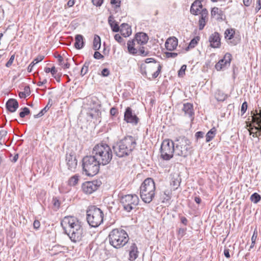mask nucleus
Here are the masks:
<instances>
[{"instance_id": "40", "label": "nucleus", "mask_w": 261, "mask_h": 261, "mask_svg": "<svg viewBox=\"0 0 261 261\" xmlns=\"http://www.w3.org/2000/svg\"><path fill=\"white\" fill-rule=\"evenodd\" d=\"M110 26L112 30L114 32H118L119 31L120 27H119L117 22H114V23L110 22Z\"/></svg>"}, {"instance_id": "33", "label": "nucleus", "mask_w": 261, "mask_h": 261, "mask_svg": "<svg viewBox=\"0 0 261 261\" xmlns=\"http://www.w3.org/2000/svg\"><path fill=\"white\" fill-rule=\"evenodd\" d=\"M261 199V196L257 193H253L250 197V200L254 203H257Z\"/></svg>"}, {"instance_id": "53", "label": "nucleus", "mask_w": 261, "mask_h": 261, "mask_svg": "<svg viewBox=\"0 0 261 261\" xmlns=\"http://www.w3.org/2000/svg\"><path fill=\"white\" fill-rule=\"evenodd\" d=\"M14 58H15V55H13L11 56L9 60L7 62V63L6 64V66L7 67H9L10 66H11L12 64L13 63V61L14 60Z\"/></svg>"}, {"instance_id": "8", "label": "nucleus", "mask_w": 261, "mask_h": 261, "mask_svg": "<svg viewBox=\"0 0 261 261\" xmlns=\"http://www.w3.org/2000/svg\"><path fill=\"white\" fill-rule=\"evenodd\" d=\"M87 220L91 227H98L103 222V213L100 208L91 206L87 211Z\"/></svg>"}, {"instance_id": "55", "label": "nucleus", "mask_w": 261, "mask_h": 261, "mask_svg": "<svg viewBox=\"0 0 261 261\" xmlns=\"http://www.w3.org/2000/svg\"><path fill=\"white\" fill-rule=\"evenodd\" d=\"M92 2L94 5L100 6L103 3V0H92Z\"/></svg>"}, {"instance_id": "56", "label": "nucleus", "mask_w": 261, "mask_h": 261, "mask_svg": "<svg viewBox=\"0 0 261 261\" xmlns=\"http://www.w3.org/2000/svg\"><path fill=\"white\" fill-rule=\"evenodd\" d=\"M186 229V228H180L179 229L178 231V236H180L181 238L182 237L184 234H185Z\"/></svg>"}, {"instance_id": "34", "label": "nucleus", "mask_w": 261, "mask_h": 261, "mask_svg": "<svg viewBox=\"0 0 261 261\" xmlns=\"http://www.w3.org/2000/svg\"><path fill=\"white\" fill-rule=\"evenodd\" d=\"M234 31L232 29H227L225 32V38L227 39H231L233 37Z\"/></svg>"}, {"instance_id": "60", "label": "nucleus", "mask_w": 261, "mask_h": 261, "mask_svg": "<svg viewBox=\"0 0 261 261\" xmlns=\"http://www.w3.org/2000/svg\"><path fill=\"white\" fill-rule=\"evenodd\" d=\"M120 3L121 2L119 0H111V4L115 5L117 7H120Z\"/></svg>"}, {"instance_id": "57", "label": "nucleus", "mask_w": 261, "mask_h": 261, "mask_svg": "<svg viewBox=\"0 0 261 261\" xmlns=\"http://www.w3.org/2000/svg\"><path fill=\"white\" fill-rule=\"evenodd\" d=\"M114 38L119 43H121V42H122L123 39H122V38L119 35V34H116L115 36H114Z\"/></svg>"}, {"instance_id": "26", "label": "nucleus", "mask_w": 261, "mask_h": 261, "mask_svg": "<svg viewBox=\"0 0 261 261\" xmlns=\"http://www.w3.org/2000/svg\"><path fill=\"white\" fill-rule=\"evenodd\" d=\"M223 11L217 7H214L212 9L211 15L213 17H216L217 20H222Z\"/></svg>"}, {"instance_id": "42", "label": "nucleus", "mask_w": 261, "mask_h": 261, "mask_svg": "<svg viewBox=\"0 0 261 261\" xmlns=\"http://www.w3.org/2000/svg\"><path fill=\"white\" fill-rule=\"evenodd\" d=\"M53 203L54 209L56 211L59 208L60 205L59 200L57 198H54L53 199Z\"/></svg>"}, {"instance_id": "18", "label": "nucleus", "mask_w": 261, "mask_h": 261, "mask_svg": "<svg viewBox=\"0 0 261 261\" xmlns=\"http://www.w3.org/2000/svg\"><path fill=\"white\" fill-rule=\"evenodd\" d=\"M18 106L17 101L13 98L9 99L6 104L7 109L11 113L15 112L18 109Z\"/></svg>"}, {"instance_id": "21", "label": "nucleus", "mask_w": 261, "mask_h": 261, "mask_svg": "<svg viewBox=\"0 0 261 261\" xmlns=\"http://www.w3.org/2000/svg\"><path fill=\"white\" fill-rule=\"evenodd\" d=\"M139 251L135 243H133L130 247L129 251V260H135L138 256Z\"/></svg>"}, {"instance_id": "38", "label": "nucleus", "mask_w": 261, "mask_h": 261, "mask_svg": "<svg viewBox=\"0 0 261 261\" xmlns=\"http://www.w3.org/2000/svg\"><path fill=\"white\" fill-rule=\"evenodd\" d=\"M254 129L256 130H260V128H259L257 127H255ZM253 128H251L249 129L250 135H252L253 137H258V136H260V134L256 131L255 133H254L252 130Z\"/></svg>"}, {"instance_id": "39", "label": "nucleus", "mask_w": 261, "mask_h": 261, "mask_svg": "<svg viewBox=\"0 0 261 261\" xmlns=\"http://www.w3.org/2000/svg\"><path fill=\"white\" fill-rule=\"evenodd\" d=\"M30 113L29 109L25 107L22 109V111L19 113V116L21 118H24L26 115Z\"/></svg>"}, {"instance_id": "35", "label": "nucleus", "mask_w": 261, "mask_h": 261, "mask_svg": "<svg viewBox=\"0 0 261 261\" xmlns=\"http://www.w3.org/2000/svg\"><path fill=\"white\" fill-rule=\"evenodd\" d=\"M170 194V192L169 191L167 190L164 192V194L162 195V202L165 203L168 201L170 199L171 196Z\"/></svg>"}, {"instance_id": "49", "label": "nucleus", "mask_w": 261, "mask_h": 261, "mask_svg": "<svg viewBox=\"0 0 261 261\" xmlns=\"http://www.w3.org/2000/svg\"><path fill=\"white\" fill-rule=\"evenodd\" d=\"M247 107L248 106L246 101H245L242 103L241 110L242 115H243L246 112L247 109Z\"/></svg>"}, {"instance_id": "17", "label": "nucleus", "mask_w": 261, "mask_h": 261, "mask_svg": "<svg viewBox=\"0 0 261 261\" xmlns=\"http://www.w3.org/2000/svg\"><path fill=\"white\" fill-rule=\"evenodd\" d=\"M209 41L212 47H219L220 45V38L219 33L215 32L212 34L209 38Z\"/></svg>"}, {"instance_id": "25", "label": "nucleus", "mask_w": 261, "mask_h": 261, "mask_svg": "<svg viewBox=\"0 0 261 261\" xmlns=\"http://www.w3.org/2000/svg\"><path fill=\"white\" fill-rule=\"evenodd\" d=\"M74 47L78 49L83 47L84 42L83 40V36L82 35H76L75 37Z\"/></svg>"}, {"instance_id": "23", "label": "nucleus", "mask_w": 261, "mask_h": 261, "mask_svg": "<svg viewBox=\"0 0 261 261\" xmlns=\"http://www.w3.org/2000/svg\"><path fill=\"white\" fill-rule=\"evenodd\" d=\"M182 110L185 113V115L191 117L194 114L193 105L190 103H186L184 105Z\"/></svg>"}, {"instance_id": "58", "label": "nucleus", "mask_w": 261, "mask_h": 261, "mask_svg": "<svg viewBox=\"0 0 261 261\" xmlns=\"http://www.w3.org/2000/svg\"><path fill=\"white\" fill-rule=\"evenodd\" d=\"M44 56H38L36 58H35L33 61H34V63L35 64H37L38 63V62L42 61L44 59Z\"/></svg>"}, {"instance_id": "64", "label": "nucleus", "mask_w": 261, "mask_h": 261, "mask_svg": "<svg viewBox=\"0 0 261 261\" xmlns=\"http://www.w3.org/2000/svg\"><path fill=\"white\" fill-rule=\"evenodd\" d=\"M40 224L38 220H35L34 222L33 226L34 228L38 229L40 227Z\"/></svg>"}, {"instance_id": "24", "label": "nucleus", "mask_w": 261, "mask_h": 261, "mask_svg": "<svg viewBox=\"0 0 261 261\" xmlns=\"http://www.w3.org/2000/svg\"><path fill=\"white\" fill-rule=\"evenodd\" d=\"M88 115L92 119H95L97 121H100L101 112L97 109H92L88 113Z\"/></svg>"}, {"instance_id": "52", "label": "nucleus", "mask_w": 261, "mask_h": 261, "mask_svg": "<svg viewBox=\"0 0 261 261\" xmlns=\"http://www.w3.org/2000/svg\"><path fill=\"white\" fill-rule=\"evenodd\" d=\"M257 115L259 116L258 117H254L253 118V120L256 122L258 125H260L261 124V112H260Z\"/></svg>"}, {"instance_id": "50", "label": "nucleus", "mask_w": 261, "mask_h": 261, "mask_svg": "<svg viewBox=\"0 0 261 261\" xmlns=\"http://www.w3.org/2000/svg\"><path fill=\"white\" fill-rule=\"evenodd\" d=\"M93 56L95 59L97 60L102 59L104 58V56L97 51L94 53Z\"/></svg>"}, {"instance_id": "6", "label": "nucleus", "mask_w": 261, "mask_h": 261, "mask_svg": "<svg viewBox=\"0 0 261 261\" xmlns=\"http://www.w3.org/2000/svg\"><path fill=\"white\" fill-rule=\"evenodd\" d=\"M175 145V155L187 157L191 152V142L185 137H179L174 142Z\"/></svg>"}, {"instance_id": "37", "label": "nucleus", "mask_w": 261, "mask_h": 261, "mask_svg": "<svg viewBox=\"0 0 261 261\" xmlns=\"http://www.w3.org/2000/svg\"><path fill=\"white\" fill-rule=\"evenodd\" d=\"M227 96L226 95L219 91L216 95V98L218 101H224L226 99Z\"/></svg>"}, {"instance_id": "16", "label": "nucleus", "mask_w": 261, "mask_h": 261, "mask_svg": "<svg viewBox=\"0 0 261 261\" xmlns=\"http://www.w3.org/2000/svg\"><path fill=\"white\" fill-rule=\"evenodd\" d=\"M152 62L154 63V65L151 68H157V70L155 72L151 74V78L155 79L158 76L160 73L161 72L162 66L159 63L156 62L153 58H147L145 60V63H150Z\"/></svg>"}, {"instance_id": "2", "label": "nucleus", "mask_w": 261, "mask_h": 261, "mask_svg": "<svg viewBox=\"0 0 261 261\" xmlns=\"http://www.w3.org/2000/svg\"><path fill=\"white\" fill-rule=\"evenodd\" d=\"M136 145L135 138L127 136L114 145L113 149L118 157L122 158L129 155L135 149Z\"/></svg>"}, {"instance_id": "5", "label": "nucleus", "mask_w": 261, "mask_h": 261, "mask_svg": "<svg viewBox=\"0 0 261 261\" xmlns=\"http://www.w3.org/2000/svg\"><path fill=\"white\" fill-rule=\"evenodd\" d=\"M140 189L142 200L146 203H149L155 195V187L153 180L151 178L146 179Z\"/></svg>"}, {"instance_id": "36", "label": "nucleus", "mask_w": 261, "mask_h": 261, "mask_svg": "<svg viewBox=\"0 0 261 261\" xmlns=\"http://www.w3.org/2000/svg\"><path fill=\"white\" fill-rule=\"evenodd\" d=\"M257 237V231L256 229H255L253 233V235L251 237V245L250 247V248H252L255 243V241L256 240Z\"/></svg>"}, {"instance_id": "63", "label": "nucleus", "mask_w": 261, "mask_h": 261, "mask_svg": "<svg viewBox=\"0 0 261 261\" xmlns=\"http://www.w3.org/2000/svg\"><path fill=\"white\" fill-rule=\"evenodd\" d=\"M261 9V0L257 1V6L255 8L256 12L258 11Z\"/></svg>"}, {"instance_id": "11", "label": "nucleus", "mask_w": 261, "mask_h": 261, "mask_svg": "<svg viewBox=\"0 0 261 261\" xmlns=\"http://www.w3.org/2000/svg\"><path fill=\"white\" fill-rule=\"evenodd\" d=\"M175 145L174 142L169 139L165 140L162 143L161 147V157L165 160H169L173 154H175Z\"/></svg>"}, {"instance_id": "51", "label": "nucleus", "mask_w": 261, "mask_h": 261, "mask_svg": "<svg viewBox=\"0 0 261 261\" xmlns=\"http://www.w3.org/2000/svg\"><path fill=\"white\" fill-rule=\"evenodd\" d=\"M165 55L167 58H174L177 57L178 54L176 53L166 52L165 53Z\"/></svg>"}, {"instance_id": "32", "label": "nucleus", "mask_w": 261, "mask_h": 261, "mask_svg": "<svg viewBox=\"0 0 261 261\" xmlns=\"http://www.w3.org/2000/svg\"><path fill=\"white\" fill-rule=\"evenodd\" d=\"M199 40V38L198 37H197L196 38H193L192 39L189 44V46L187 48L186 50H188L190 48H194L198 43V41Z\"/></svg>"}, {"instance_id": "7", "label": "nucleus", "mask_w": 261, "mask_h": 261, "mask_svg": "<svg viewBox=\"0 0 261 261\" xmlns=\"http://www.w3.org/2000/svg\"><path fill=\"white\" fill-rule=\"evenodd\" d=\"M100 165L101 164L93 154L83 159V169L88 176L96 175L99 171Z\"/></svg>"}, {"instance_id": "3", "label": "nucleus", "mask_w": 261, "mask_h": 261, "mask_svg": "<svg viewBox=\"0 0 261 261\" xmlns=\"http://www.w3.org/2000/svg\"><path fill=\"white\" fill-rule=\"evenodd\" d=\"M92 154L102 165H106L110 163L113 157L111 147L103 143L96 144L93 148Z\"/></svg>"}, {"instance_id": "19", "label": "nucleus", "mask_w": 261, "mask_h": 261, "mask_svg": "<svg viewBox=\"0 0 261 261\" xmlns=\"http://www.w3.org/2000/svg\"><path fill=\"white\" fill-rule=\"evenodd\" d=\"M178 40L176 38H170L167 40L165 43V47L167 50L172 51L176 48Z\"/></svg>"}, {"instance_id": "15", "label": "nucleus", "mask_w": 261, "mask_h": 261, "mask_svg": "<svg viewBox=\"0 0 261 261\" xmlns=\"http://www.w3.org/2000/svg\"><path fill=\"white\" fill-rule=\"evenodd\" d=\"M66 165L69 170L74 171L77 166V160L75 156L71 153L66 154Z\"/></svg>"}, {"instance_id": "41", "label": "nucleus", "mask_w": 261, "mask_h": 261, "mask_svg": "<svg viewBox=\"0 0 261 261\" xmlns=\"http://www.w3.org/2000/svg\"><path fill=\"white\" fill-rule=\"evenodd\" d=\"M7 134V132L5 130H2L0 131V144L2 145L5 143V142L3 139L6 136Z\"/></svg>"}, {"instance_id": "14", "label": "nucleus", "mask_w": 261, "mask_h": 261, "mask_svg": "<svg viewBox=\"0 0 261 261\" xmlns=\"http://www.w3.org/2000/svg\"><path fill=\"white\" fill-rule=\"evenodd\" d=\"M124 119L127 123H130L134 124H137L139 121V118L133 112L132 109L127 107L124 113Z\"/></svg>"}, {"instance_id": "10", "label": "nucleus", "mask_w": 261, "mask_h": 261, "mask_svg": "<svg viewBox=\"0 0 261 261\" xmlns=\"http://www.w3.org/2000/svg\"><path fill=\"white\" fill-rule=\"evenodd\" d=\"M148 40L147 35L143 32L136 34L135 38L132 41L127 42V49L129 53L135 55L138 53L137 45H143L146 44Z\"/></svg>"}, {"instance_id": "27", "label": "nucleus", "mask_w": 261, "mask_h": 261, "mask_svg": "<svg viewBox=\"0 0 261 261\" xmlns=\"http://www.w3.org/2000/svg\"><path fill=\"white\" fill-rule=\"evenodd\" d=\"M51 101V99H49L47 105L44 108H43V109L38 114L35 115L34 118H37L42 116L44 113L46 112L48 110L49 108L51 106L52 103H50Z\"/></svg>"}, {"instance_id": "1", "label": "nucleus", "mask_w": 261, "mask_h": 261, "mask_svg": "<svg viewBox=\"0 0 261 261\" xmlns=\"http://www.w3.org/2000/svg\"><path fill=\"white\" fill-rule=\"evenodd\" d=\"M61 225L71 241L77 242L82 240L83 229L81 222L76 218L72 216L65 217Z\"/></svg>"}, {"instance_id": "44", "label": "nucleus", "mask_w": 261, "mask_h": 261, "mask_svg": "<svg viewBox=\"0 0 261 261\" xmlns=\"http://www.w3.org/2000/svg\"><path fill=\"white\" fill-rule=\"evenodd\" d=\"M206 23V19H203V18H200L199 20V29L200 30H202Z\"/></svg>"}, {"instance_id": "54", "label": "nucleus", "mask_w": 261, "mask_h": 261, "mask_svg": "<svg viewBox=\"0 0 261 261\" xmlns=\"http://www.w3.org/2000/svg\"><path fill=\"white\" fill-rule=\"evenodd\" d=\"M110 74V71L108 68H104L101 71V75L103 76H108Z\"/></svg>"}, {"instance_id": "4", "label": "nucleus", "mask_w": 261, "mask_h": 261, "mask_svg": "<svg viewBox=\"0 0 261 261\" xmlns=\"http://www.w3.org/2000/svg\"><path fill=\"white\" fill-rule=\"evenodd\" d=\"M110 244L114 248L119 249L123 247L128 241L126 232L122 229H114L109 234Z\"/></svg>"}, {"instance_id": "62", "label": "nucleus", "mask_w": 261, "mask_h": 261, "mask_svg": "<svg viewBox=\"0 0 261 261\" xmlns=\"http://www.w3.org/2000/svg\"><path fill=\"white\" fill-rule=\"evenodd\" d=\"M117 109L114 107L113 108H112L110 110V114L112 115V116H114L116 115V114L117 113Z\"/></svg>"}, {"instance_id": "13", "label": "nucleus", "mask_w": 261, "mask_h": 261, "mask_svg": "<svg viewBox=\"0 0 261 261\" xmlns=\"http://www.w3.org/2000/svg\"><path fill=\"white\" fill-rule=\"evenodd\" d=\"M231 61V55L226 53L223 59H221L216 65L215 68L218 71L225 69L229 66Z\"/></svg>"}, {"instance_id": "59", "label": "nucleus", "mask_w": 261, "mask_h": 261, "mask_svg": "<svg viewBox=\"0 0 261 261\" xmlns=\"http://www.w3.org/2000/svg\"><path fill=\"white\" fill-rule=\"evenodd\" d=\"M23 92L26 94V95L28 96L30 95L31 93L30 87L29 86H25L24 88V91Z\"/></svg>"}, {"instance_id": "22", "label": "nucleus", "mask_w": 261, "mask_h": 261, "mask_svg": "<svg viewBox=\"0 0 261 261\" xmlns=\"http://www.w3.org/2000/svg\"><path fill=\"white\" fill-rule=\"evenodd\" d=\"M121 34L124 37H128L132 34L130 27L127 23H122L120 25V30Z\"/></svg>"}, {"instance_id": "43", "label": "nucleus", "mask_w": 261, "mask_h": 261, "mask_svg": "<svg viewBox=\"0 0 261 261\" xmlns=\"http://www.w3.org/2000/svg\"><path fill=\"white\" fill-rule=\"evenodd\" d=\"M199 14H200V18H203L204 19H206L207 18V16L208 15V12L206 10V9H202Z\"/></svg>"}, {"instance_id": "20", "label": "nucleus", "mask_w": 261, "mask_h": 261, "mask_svg": "<svg viewBox=\"0 0 261 261\" xmlns=\"http://www.w3.org/2000/svg\"><path fill=\"white\" fill-rule=\"evenodd\" d=\"M202 6L201 1H195L191 7L190 11L194 15H198L202 10Z\"/></svg>"}, {"instance_id": "48", "label": "nucleus", "mask_w": 261, "mask_h": 261, "mask_svg": "<svg viewBox=\"0 0 261 261\" xmlns=\"http://www.w3.org/2000/svg\"><path fill=\"white\" fill-rule=\"evenodd\" d=\"M45 71L46 73L51 72L52 75H54V73H57V70L55 67H53L51 68H45Z\"/></svg>"}, {"instance_id": "30", "label": "nucleus", "mask_w": 261, "mask_h": 261, "mask_svg": "<svg viewBox=\"0 0 261 261\" xmlns=\"http://www.w3.org/2000/svg\"><path fill=\"white\" fill-rule=\"evenodd\" d=\"M79 180V176L77 175H74L71 177L68 180V184L71 186H75Z\"/></svg>"}, {"instance_id": "46", "label": "nucleus", "mask_w": 261, "mask_h": 261, "mask_svg": "<svg viewBox=\"0 0 261 261\" xmlns=\"http://www.w3.org/2000/svg\"><path fill=\"white\" fill-rule=\"evenodd\" d=\"M138 51L139 52V53L140 55L143 56H146L148 54V51H145L144 47H140L139 48V50H138Z\"/></svg>"}, {"instance_id": "28", "label": "nucleus", "mask_w": 261, "mask_h": 261, "mask_svg": "<svg viewBox=\"0 0 261 261\" xmlns=\"http://www.w3.org/2000/svg\"><path fill=\"white\" fill-rule=\"evenodd\" d=\"M100 46V38L98 35H95L93 40V48L95 50H97L99 49Z\"/></svg>"}, {"instance_id": "47", "label": "nucleus", "mask_w": 261, "mask_h": 261, "mask_svg": "<svg viewBox=\"0 0 261 261\" xmlns=\"http://www.w3.org/2000/svg\"><path fill=\"white\" fill-rule=\"evenodd\" d=\"M59 60L60 62L62 64V67L64 69H67V68H69L70 64L69 63L66 62L65 63H62V62L63 61V58L61 56H59Z\"/></svg>"}, {"instance_id": "29", "label": "nucleus", "mask_w": 261, "mask_h": 261, "mask_svg": "<svg viewBox=\"0 0 261 261\" xmlns=\"http://www.w3.org/2000/svg\"><path fill=\"white\" fill-rule=\"evenodd\" d=\"M216 129L215 128H212L206 134V142L211 141L215 136Z\"/></svg>"}, {"instance_id": "45", "label": "nucleus", "mask_w": 261, "mask_h": 261, "mask_svg": "<svg viewBox=\"0 0 261 261\" xmlns=\"http://www.w3.org/2000/svg\"><path fill=\"white\" fill-rule=\"evenodd\" d=\"M187 68V66L186 65H183L180 70L178 71V76H183L185 74V71Z\"/></svg>"}, {"instance_id": "61", "label": "nucleus", "mask_w": 261, "mask_h": 261, "mask_svg": "<svg viewBox=\"0 0 261 261\" xmlns=\"http://www.w3.org/2000/svg\"><path fill=\"white\" fill-rule=\"evenodd\" d=\"M204 133L202 132H198L195 134L196 138L198 139L203 137Z\"/></svg>"}, {"instance_id": "9", "label": "nucleus", "mask_w": 261, "mask_h": 261, "mask_svg": "<svg viewBox=\"0 0 261 261\" xmlns=\"http://www.w3.org/2000/svg\"><path fill=\"white\" fill-rule=\"evenodd\" d=\"M119 196L123 209L127 212L136 208L139 203V197L136 194L122 195Z\"/></svg>"}, {"instance_id": "12", "label": "nucleus", "mask_w": 261, "mask_h": 261, "mask_svg": "<svg viewBox=\"0 0 261 261\" xmlns=\"http://www.w3.org/2000/svg\"><path fill=\"white\" fill-rule=\"evenodd\" d=\"M100 182L97 180L85 182L82 185V190L85 193L90 194L98 189L100 186Z\"/></svg>"}, {"instance_id": "31", "label": "nucleus", "mask_w": 261, "mask_h": 261, "mask_svg": "<svg viewBox=\"0 0 261 261\" xmlns=\"http://www.w3.org/2000/svg\"><path fill=\"white\" fill-rule=\"evenodd\" d=\"M90 64V62L89 61H86L85 62V63L81 70V75L82 76H84L87 73V72L88 71V67H89Z\"/></svg>"}]
</instances>
